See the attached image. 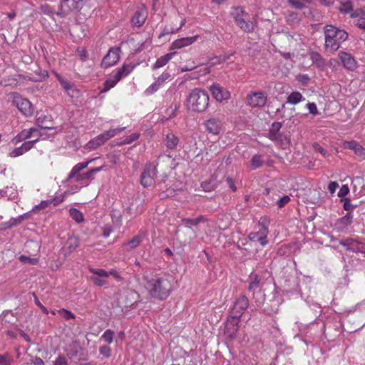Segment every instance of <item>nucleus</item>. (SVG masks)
<instances>
[{
	"mask_svg": "<svg viewBox=\"0 0 365 365\" xmlns=\"http://www.w3.org/2000/svg\"><path fill=\"white\" fill-rule=\"evenodd\" d=\"M145 287L153 299L165 300L172 292V283L167 274H150L145 277Z\"/></svg>",
	"mask_w": 365,
	"mask_h": 365,
	"instance_id": "nucleus-1",
	"label": "nucleus"
},
{
	"mask_svg": "<svg viewBox=\"0 0 365 365\" xmlns=\"http://www.w3.org/2000/svg\"><path fill=\"white\" fill-rule=\"evenodd\" d=\"M324 47L327 50L335 53L341 44L348 38V34L344 29H339L332 25L324 26Z\"/></svg>",
	"mask_w": 365,
	"mask_h": 365,
	"instance_id": "nucleus-2",
	"label": "nucleus"
},
{
	"mask_svg": "<svg viewBox=\"0 0 365 365\" xmlns=\"http://www.w3.org/2000/svg\"><path fill=\"white\" fill-rule=\"evenodd\" d=\"M210 98L207 93L201 88L192 90L187 98V107L189 110L202 113L209 105Z\"/></svg>",
	"mask_w": 365,
	"mask_h": 365,
	"instance_id": "nucleus-3",
	"label": "nucleus"
},
{
	"mask_svg": "<svg viewBox=\"0 0 365 365\" xmlns=\"http://www.w3.org/2000/svg\"><path fill=\"white\" fill-rule=\"evenodd\" d=\"M125 129V127L110 129L104 133L98 135L96 138L91 139L87 143V148L91 150H96L103 144H104L109 139L113 138L118 134L120 133Z\"/></svg>",
	"mask_w": 365,
	"mask_h": 365,
	"instance_id": "nucleus-4",
	"label": "nucleus"
},
{
	"mask_svg": "<svg viewBox=\"0 0 365 365\" xmlns=\"http://www.w3.org/2000/svg\"><path fill=\"white\" fill-rule=\"evenodd\" d=\"M248 306V299L245 295L240 296L235 300L232 307L230 308V317L239 319L247 309Z\"/></svg>",
	"mask_w": 365,
	"mask_h": 365,
	"instance_id": "nucleus-5",
	"label": "nucleus"
},
{
	"mask_svg": "<svg viewBox=\"0 0 365 365\" xmlns=\"http://www.w3.org/2000/svg\"><path fill=\"white\" fill-rule=\"evenodd\" d=\"M13 102L19 111L25 116L29 117L34 114V108L28 99L23 98L18 93H15Z\"/></svg>",
	"mask_w": 365,
	"mask_h": 365,
	"instance_id": "nucleus-6",
	"label": "nucleus"
},
{
	"mask_svg": "<svg viewBox=\"0 0 365 365\" xmlns=\"http://www.w3.org/2000/svg\"><path fill=\"white\" fill-rule=\"evenodd\" d=\"M88 0H61L60 4L61 14L66 15L71 11H78Z\"/></svg>",
	"mask_w": 365,
	"mask_h": 365,
	"instance_id": "nucleus-7",
	"label": "nucleus"
},
{
	"mask_svg": "<svg viewBox=\"0 0 365 365\" xmlns=\"http://www.w3.org/2000/svg\"><path fill=\"white\" fill-rule=\"evenodd\" d=\"M267 101V96L264 92L251 91L247 96V103L252 108L263 107Z\"/></svg>",
	"mask_w": 365,
	"mask_h": 365,
	"instance_id": "nucleus-8",
	"label": "nucleus"
},
{
	"mask_svg": "<svg viewBox=\"0 0 365 365\" xmlns=\"http://www.w3.org/2000/svg\"><path fill=\"white\" fill-rule=\"evenodd\" d=\"M157 175V168L153 163H148L141 174L140 182L145 187H150L154 182Z\"/></svg>",
	"mask_w": 365,
	"mask_h": 365,
	"instance_id": "nucleus-9",
	"label": "nucleus"
},
{
	"mask_svg": "<svg viewBox=\"0 0 365 365\" xmlns=\"http://www.w3.org/2000/svg\"><path fill=\"white\" fill-rule=\"evenodd\" d=\"M203 125L207 133L212 135H218L222 130L223 123L221 116H212L206 120Z\"/></svg>",
	"mask_w": 365,
	"mask_h": 365,
	"instance_id": "nucleus-10",
	"label": "nucleus"
},
{
	"mask_svg": "<svg viewBox=\"0 0 365 365\" xmlns=\"http://www.w3.org/2000/svg\"><path fill=\"white\" fill-rule=\"evenodd\" d=\"M120 47L110 48L101 61V68H107L116 64L120 59Z\"/></svg>",
	"mask_w": 365,
	"mask_h": 365,
	"instance_id": "nucleus-11",
	"label": "nucleus"
},
{
	"mask_svg": "<svg viewBox=\"0 0 365 365\" xmlns=\"http://www.w3.org/2000/svg\"><path fill=\"white\" fill-rule=\"evenodd\" d=\"M259 230L257 232H252L248 237L252 242H258L262 246H265L268 243L267 235L269 233L268 227L266 224L259 222Z\"/></svg>",
	"mask_w": 365,
	"mask_h": 365,
	"instance_id": "nucleus-12",
	"label": "nucleus"
},
{
	"mask_svg": "<svg viewBox=\"0 0 365 365\" xmlns=\"http://www.w3.org/2000/svg\"><path fill=\"white\" fill-rule=\"evenodd\" d=\"M53 73L58 81L61 88L64 90L66 93L70 97H74L75 94L78 92L75 83L68 81L56 71H53Z\"/></svg>",
	"mask_w": 365,
	"mask_h": 365,
	"instance_id": "nucleus-13",
	"label": "nucleus"
},
{
	"mask_svg": "<svg viewBox=\"0 0 365 365\" xmlns=\"http://www.w3.org/2000/svg\"><path fill=\"white\" fill-rule=\"evenodd\" d=\"M245 12L240 10L235 16V23L245 32L251 33L255 29V23L245 18Z\"/></svg>",
	"mask_w": 365,
	"mask_h": 365,
	"instance_id": "nucleus-14",
	"label": "nucleus"
},
{
	"mask_svg": "<svg viewBox=\"0 0 365 365\" xmlns=\"http://www.w3.org/2000/svg\"><path fill=\"white\" fill-rule=\"evenodd\" d=\"M209 90L217 101L222 102L230 98V93L228 90L222 87L218 83L211 85Z\"/></svg>",
	"mask_w": 365,
	"mask_h": 365,
	"instance_id": "nucleus-15",
	"label": "nucleus"
},
{
	"mask_svg": "<svg viewBox=\"0 0 365 365\" xmlns=\"http://www.w3.org/2000/svg\"><path fill=\"white\" fill-rule=\"evenodd\" d=\"M339 244L344 247L346 250L355 253L363 252V247H365V243L354 238H347L346 240H340Z\"/></svg>",
	"mask_w": 365,
	"mask_h": 365,
	"instance_id": "nucleus-16",
	"label": "nucleus"
},
{
	"mask_svg": "<svg viewBox=\"0 0 365 365\" xmlns=\"http://www.w3.org/2000/svg\"><path fill=\"white\" fill-rule=\"evenodd\" d=\"M89 271L93 274L91 279L96 285L101 287L106 284V279L109 276L107 271L94 268H89Z\"/></svg>",
	"mask_w": 365,
	"mask_h": 365,
	"instance_id": "nucleus-17",
	"label": "nucleus"
},
{
	"mask_svg": "<svg viewBox=\"0 0 365 365\" xmlns=\"http://www.w3.org/2000/svg\"><path fill=\"white\" fill-rule=\"evenodd\" d=\"M38 141V138L33 140L26 141V142L24 143L21 146L17 147V148H14V150H12L9 153V155L11 158H16V157L21 156L23 154H24L25 153L30 150L34 146L36 143H37Z\"/></svg>",
	"mask_w": 365,
	"mask_h": 365,
	"instance_id": "nucleus-18",
	"label": "nucleus"
},
{
	"mask_svg": "<svg viewBox=\"0 0 365 365\" xmlns=\"http://www.w3.org/2000/svg\"><path fill=\"white\" fill-rule=\"evenodd\" d=\"M95 159H91L86 162H82L74 165L68 174L67 178L65 180V182H68L72 178H76V181L78 182V175H81L80 172L86 168L88 165L93 161Z\"/></svg>",
	"mask_w": 365,
	"mask_h": 365,
	"instance_id": "nucleus-19",
	"label": "nucleus"
},
{
	"mask_svg": "<svg viewBox=\"0 0 365 365\" xmlns=\"http://www.w3.org/2000/svg\"><path fill=\"white\" fill-rule=\"evenodd\" d=\"M339 58L347 70L354 71L356 68V61L350 53L341 51L339 53Z\"/></svg>",
	"mask_w": 365,
	"mask_h": 365,
	"instance_id": "nucleus-20",
	"label": "nucleus"
},
{
	"mask_svg": "<svg viewBox=\"0 0 365 365\" xmlns=\"http://www.w3.org/2000/svg\"><path fill=\"white\" fill-rule=\"evenodd\" d=\"M148 16L147 9L145 7L138 9L131 19V23L133 26L140 27L145 21Z\"/></svg>",
	"mask_w": 365,
	"mask_h": 365,
	"instance_id": "nucleus-21",
	"label": "nucleus"
},
{
	"mask_svg": "<svg viewBox=\"0 0 365 365\" xmlns=\"http://www.w3.org/2000/svg\"><path fill=\"white\" fill-rule=\"evenodd\" d=\"M198 36L185 37L174 41L170 46L171 50L180 49L192 44L198 38Z\"/></svg>",
	"mask_w": 365,
	"mask_h": 365,
	"instance_id": "nucleus-22",
	"label": "nucleus"
},
{
	"mask_svg": "<svg viewBox=\"0 0 365 365\" xmlns=\"http://www.w3.org/2000/svg\"><path fill=\"white\" fill-rule=\"evenodd\" d=\"M354 215L351 212L340 217L336 222V227L339 232L345 230L353 222Z\"/></svg>",
	"mask_w": 365,
	"mask_h": 365,
	"instance_id": "nucleus-23",
	"label": "nucleus"
},
{
	"mask_svg": "<svg viewBox=\"0 0 365 365\" xmlns=\"http://www.w3.org/2000/svg\"><path fill=\"white\" fill-rule=\"evenodd\" d=\"M27 214H23L17 217H11L9 221L1 224V230H6L15 227L20 225L27 217Z\"/></svg>",
	"mask_w": 365,
	"mask_h": 365,
	"instance_id": "nucleus-24",
	"label": "nucleus"
},
{
	"mask_svg": "<svg viewBox=\"0 0 365 365\" xmlns=\"http://www.w3.org/2000/svg\"><path fill=\"white\" fill-rule=\"evenodd\" d=\"M344 148L353 150L357 156L365 158V148L359 143L354 140L345 142Z\"/></svg>",
	"mask_w": 365,
	"mask_h": 365,
	"instance_id": "nucleus-25",
	"label": "nucleus"
},
{
	"mask_svg": "<svg viewBox=\"0 0 365 365\" xmlns=\"http://www.w3.org/2000/svg\"><path fill=\"white\" fill-rule=\"evenodd\" d=\"M339 11L340 12L347 14H350L351 18H355L356 16H359V14L361 13L363 16H365V12L361 11H353V6L351 1H347L343 3H341L339 6Z\"/></svg>",
	"mask_w": 365,
	"mask_h": 365,
	"instance_id": "nucleus-26",
	"label": "nucleus"
},
{
	"mask_svg": "<svg viewBox=\"0 0 365 365\" xmlns=\"http://www.w3.org/2000/svg\"><path fill=\"white\" fill-rule=\"evenodd\" d=\"M282 123L274 122L269 130L267 137L272 141L279 140L281 135L279 133V130L282 128Z\"/></svg>",
	"mask_w": 365,
	"mask_h": 365,
	"instance_id": "nucleus-27",
	"label": "nucleus"
},
{
	"mask_svg": "<svg viewBox=\"0 0 365 365\" xmlns=\"http://www.w3.org/2000/svg\"><path fill=\"white\" fill-rule=\"evenodd\" d=\"M164 143L168 150H175L179 143V138L173 133H169L166 135L164 140Z\"/></svg>",
	"mask_w": 365,
	"mask_h": 365,
	"instance_id": "nucleus-28",
	"label": "nucleus"
},
{
	"mask_svg": "<svg viewBox=\"0 0 365 365\" xmlns=\"http://www.w3.org/2000/svg\"><path fill=\"white\" fill-rule=\"evenodd\" d=\"M310 59L317 68L324 69L326 67V60L318 52H311Z\"/></svg>",
	"mask_w": 365,
	"mask_h": 365,
	"instance_id": "nucleus-29",
	"label": "nucleus"
},
{
	"mask_svg": "<svg viewBox=\"0 0 365 365\" xmlns=\"http://www.w3.org/2000/svg\"><path fill=\"white\" fill-rule=\"evenodd\" d=\"M176 52H171L158 58L155 63L153 65V69L155 70L164 66L173 58Z\"/></svg>",
	"mask_w": 365,
	"mask_h": 365,
	"instance_id": "nucleus-30",
	"label": "nucleus"
},
{
	"mask_svg": "<svg viewBox=\"0 0 365 365\" xmlns=\"http://www.w3.org/2000/svg\"><path fill=\"white\" fill-rule=\"evenodd\" d=\"M135 64H123L120 68H118L114 71H115V74H118L120 78L122 79L123 78L128 76L135 68Z\"/></svg>",
	"mask_w": 365,
	"mask_h": 365,
	"instance_id": "nucleus-31",
	"label": "nucleus"
},
{
	"mask_svg": "<svg viewBox=\"0 0 365 365\" xmlns=\"http://www.w3.org/2000/svg\"><path fill=\"white\" fill-rule=\"evenodd\" d=\"M47 122H51V117L41 115L36 118V124L41 130H53L54 128L52 125H46Z\"/></svg>",
	"mask_w": 365,
	"mask_h": 365,
	"instance_id": "nucleus-32",
	"label": "nucleus"
},
{
	"mask_svg": "<svg viewBox=\"0 0 365 365\" xmlns=\"http://www.w3.org/2000/svg\"><path fill=\"white\" fill-rule=\"evenodd\" d=\"M200 186L205 192L214 190L217 187L216 178L212 175L209 180L202 182Z\"/></svg>",
	"mask_w": 365,
	"mask_h": 365,
	"instance_id": "nucleus-33",
	"label": "nucleus"
},
{
	"mask_svg": "<svg viewBox=\"0 0 365 365\" xmlns=\"http://www.w3.org/2000/svg\"><path fill=\"white\" fill-rule=\"evenodd\" d=\"M305 98L303 97L302 93L299 91H294L291 93L287 98V103L291 104V105H296L303 101H304Z\"/></svg>",
	"mask_w": 365,
	"mask_h": 365,
	"instance_id": "nucleus-34",
	"label": "nucleus"
},
{
	"mask_svg": "<svg viewBox=\"0 0 365 365\" xmlns=\"http://www.w3.org/2000/svg\"><path fill=\"white\" fill-rule=\"evenodd\" d=\"M264 163L263 157L260 155H254L250 161V167L251 170H256L257 168H260Z\"/></svg>",
	"mask_w": 365,
	"mask_h": 365,
	"instance_id": "nucleus-35",
	"label": "nucleus"
},
{
	"mask_svg": "<svg viewBox=\"0 0 365 365\" xmlns=\"http://www.w3.org/2000/svg\"><path fill=\"white\" fill-rule=\"evenodd\" d=\"M66 245L68 250V254H71L78 247L79 240L76 236H70L66 241Z\"/></svg>",
	"mask_w": 365,
	"mask_h": 365,
	"instance_id": "nucleus-36",
	"label": "nucleus"
},
{
	"mask_svg": "<svg viewBox=\"0 0 365 365\" xmlns=\"http://www.w3.org/2000/svg\"><path fill=\"white\" fill-rule=\"evenodd\" d=\"M143 239V235L139 234L133 237L131 240H128L127 242L124 243L125 246H128L129 250H133L137 247L140 243L142 242Z\"/></svg>",
	"mask_w": 365,
	"mask_h": 365,
	"instance_id": "nucleus-37",
	"label": "nucleus"
},
{
	"mask_svg": "<svg viewBox=\"0 0 365 365\" xmlns=\"http://www.w3.org/2000/svg\"><path fill=\"white\" fill-rule=\"evenodd\" d=\"M69 213L72 219L75 220L76 222L81 223L84 221L83 213L78 209L71 208L69 210Z\"/></svg>",
	"mask_w": 365,
	"mask_h": 365,
	"instance_id": "nucleus-38",
	"label": "nucleus"
},
{
	"mask_svg": "<svg viewBox=\"0 0 365 365\" xmlns=\"http://www.w3.org/2000/svg\"><path fill=\"white\" fill-rule=\"evenodd\" d=\"M36 132H38V129L37 128H31L29 130H24L20 133V138L21 139L27 140L34 137V133Z\"/></svg>",
	"mask_w": 365,
	"mask_h": 365,
	"instance_id": "nucleus-39",
	"label": "nucleus"
},
{
	"mask_svg": "<svg viewBox=\"0 0 365 365\" xmlns=\"http://www.w3.org/2000/svg\"><path fill=\"white\" fill-rule=\"evenodd\" d=\"M260 289V278L255 275L252 281L250 282L249 290L255 292Z\"/></svg>",
	"mask_w": 365,
	"mask_h": 365,
	"instance_id": "nucleus-40",
	"label": "nucleus"
},
{
	"mask_svg": "<svg viewBox=\"0 0 365 365\" xmlns=\"http://www.w3.org/2000/svg\"><path fill=\"white\" fill-rule=\"evenodd\" d=\"M14 359L9 353L0 354V365H11Z\"/></svg>",
	"mask_w": 365,
	"mask_h": 365,
	"instance_id": "nucleus-41",
	"label": "nucleus"
},
{
	"mask_svg": "<svg viewBox=\"0 0 365 365\" xmlns=\"http://www.w3.org/2000/svg\"><path fill=\"white\" fill-rule=\"evenodd\" d=\"M309 0H288V3L293 8L302 9L305 8V2H309Z\"/></svg>",
	"mask_w": 365,
	"mask_h": 365,
	"instance_id": "nucleus-42",
	"label": "nucleus"
},
{
	"mask_svg": "<svg viewBox=\"0 0 365 365\" xmlns=\"http://www.w3.org/2000/svg\"><path fill=\"white\" fill-rule=\"evenodd\" d=\"M114 331L111 329H106L102 334L101 339L108 344H111L113 341Z\"/></svg>",
	"mask_w": 365,
	"mask_h": 365,
	"instance_id": "nucleus-43",
	"label": "nucleus"
},
{
	"mask_svg": "<svg viewBox=\"0 0 365 365\" xmlns=\"http://www.w3.org/2000/svg\"><path fill=\"white\" fill-rule=\"evenodd\" d=\"M19 260L22 263L32 265H36L38 262V259L37 258H31L26 255H20L19 257Z\"/></svg>",
	"mask_w": 365,
	"mask_h": 365,
	"instance_id": "nucleus-44",
	"label": "nucleus"
},
{
	"mask_svg": "<svg viewBox=\"0 0 365 365\" xmlns=\"http://www.w3.org/2000/svg\"><path fill=\"white\" fill-rule=\"evenodd\" d=\"M341 201L344 202L343 208L348 212H351V213H353V210L356 207V205L351 204L350 202V199L347 197L341 199Z\"/></svg>",
	"mask_w": 365,
	"mask_h": 365,
	"instance_id": "nucleus-45",
	"label": "nucleus"
},
{
	"mask_svg": "<svg viewBox=\"0 0 365 365\" xmlns=\"http://www.w3.org/2000/svg\"><path fill=\"white\" fill-rule=\"evenodd\" d=\"M16 192L12 187H6L4 190H0V195L1 197H8L9 198H14Z\"/></svg>",
	"mask_w": 365,
	"mask_h": 365,
	"instance_id": "nucleus-46",
	"label": "nucleus"
},
{
	"mask_svg": "<svg viewBox=\"0 0 365 365\" xmlns=\"http://www.w3.org/2000/svg\"><path fill=\"white\" fill-rule=\"evenodd\" d=\"M93 179L94 173H93L92 169L85 173L81 174V175H78V182H81L85 180H92Z\"/></svg>",
	"mask_w": 365,
	"mask_h": 365,
	"instance_id": "nucleus-47",
	"label": "nucleus"
},
{
	"mask_svg": "<svg viewBox=\"0 0 365 365\" xmlns=\"http://www.w3.org/2000/svg\"><path fill=\"white\" fill-rule=\"evenodd\" d=\"M202 219V218L201 217L197 218H184L182 220V222L185 226L197 225Z\"/></svg>",
	"mask_w": 365,
	"mask_h": 365,
	"instance_id": "nucleus-48",
	"label": "nucleus"
},
{
	"mask_svg": "<svg viewBox=\"0 0 365 365\" xmlns=\"http://www.w3.org/2000/svg\"><path fill=\"white\" fill-rule=\"evenodd\" d=\"M178 109V106L176 103H173L167 110L166 114L168 118H172L176 115V111Z\"/></svg>",
	"mask_w": 365,
	"mask_h": 365,
	"instance_id": "nucleus-49",
	"label": "nucleus"
},
{
	"mask_svg": "<svg viewBox=\"0 0 365 365\" xmlns=\"http://www.w3.org/2000/svg\"><path fill=\"white\" fill-rule=\"evenodd\" d=\"M116 84L117 83L113 80L108 77L103 84L104 87L102 90V92H107L108 91L113 88Z\"/></svg>",
	"mask_w": 365,
	"mask_h": 365,
	"instance_id": "nucleus-50",
	"label": "nucleus"
},
{
	"mask_svg": "<svg viewBox=\"0 0 365 365\" xmlns=\"http://www.w3.org/2000/svg\"><path fill=\"white\" fill-rule=\"evenodd\" d=\"M59 314L66 320L72 319L75 318L74 314L65 309H61L58 311Z\"/></svg>",
	"mask_w": 365,
	"mask_h": 365,
	"instance_id": "nucleus-51",
	"label": "nucleus"
},
{
	"mask_svg": "<svg viewBox=\"0 0 365 365\" xmlns=\"http://www.w3.org/2000/svg\"><path fill=\"white\" fill-rule=\"evenodd\" d=\"M99 352L106 358H109L111 356V349L107 345L101 346L99 348Z\"/></svg>",
	"mask_w": 365,
	"mask_h": 365,
	"instance_id": "nucleus-52",
	"label": "nucleus"
},
{
	"mask_svg": "<svg viewBox=\"0 0 365 365\" xmlns=\"http://www.w3.org/2000/svg\"><path fill=\"white\" fill-rule=\"evenodd\" d=\"M111 217L115 226L119 227L121 224V217L120 213L115 210H113L111 213Z\"/></svg>",
	"mask_w": 365,
	"mask_h": 365,
	"instance_id": "nucleus-53",
	"label": "nucleus"
},
{
	"mask_svg": "<svg viewBox=\"0 0 365 365\" xmlns=\"http://www.w3.org/2000/svg\"><path fill=\"white\" fill-rule=\"evenodd\" d=\"M160 86L158 83L155 82L152 83L145 91V93L147 96H150L153 94L155 92H156L159 89Z\"/></svg>",
	"mask_w": 365,
	"mask_h": 365,
	"instance_id": "nucleus-54",
	"label": "nucleus"
},
{
	"mask_svg": "<svg viewBox=\"0 0 365 365\" xmlns=\"http://www.w3.org/2000/svg\"><path fill=\"white\" fill-rule=\"evenodd\" d=\"M139 138V134L133 133L129 136H127L120 144H130L131 143L137 140Z\"/></svg>",
	"mask_w": 365,
	"mask_h": 365,
	"instance_id": "nucleus-55",
	"label": "nucleus"
},
{
	"mask_svg": "<svg viewBox=\"0 0 365 365\" xmlns=\"http://www.w3.org/2000/svg\"><path fill=\"white\" fill-rule=\"evenodd\" d=\"M306 107L309 110L310 114L316 115L319 113L317 105L314 103H308L306 105Z\"/></svg>",
	"mask_w": 365,
	"mask_h": 365,
	"instance_id": "nucleus-56",
	"label": "nucleus"
},
{
	"mask_svg": "<svg viewBox=\"0 0 365 365\" xmlns=\"http://www.w3.org/2000/svg\"><path fill=\"white\" fill-rule=\"evenodd\" d=\"M178 31H179V29L168 28L166 26L164 28L163 31L159 34L158 38H162L163 36L168 35L170 34H175Z\"/></svg>",
	"mask_w": 365,
	"mask_h": 365,
	"instance_id": "nucleus-57",
	"label": "nucleus"
},
{
	"mask_svg": "<svg viewBox=\"0 0 365 365\" xmlns=\"http://www.w3.org/2000/svg\"><path fill=\"white\" fill-rule=\"evenodd\" d=\"M67 364H68L67 359L63 355H59L53 361V365H67Z\"/></svg>",
	"mask_w": 365,
	"mask_h": 365,
	"instance_id": "nucleus-58",
	"label": "nucleus"
},
{
	"mask_svg": "<svg viewBox=\"0 0 365 365\" xmlns=\"http://www.w3.org/2000/svg\"><path fill=\"white\" fill-rule=\"evenodd\" d=\"M349 192V188L348 185H343L341 187L339 191L338 192V197L343 199L342 197H344Z\"/></svg>",
	"mask_w": 365,
	"mask_h": 365,
	"instance_id": "nucleus-59",
	"label": "nucleus"
},
{
	"mask_svg": "<svg viewBox=\"0 0 365 365\" xmlns=\"http://www.w3.org/2000/svg\"><path fill=\"white\" fill-rule=\"evenodd\" d=\"M290 200V197L288 195H284L279 200H278L277 205L279 208L283 207Z\"/></svg>",
	"mask_w": 365,
	"mask_h": 365,
	"instance_id": "nucleus-60",
	"label": "nucleus"
},
{
	"mask_svg": "<svg viewBox=\"0 0 365 365\" xmlns=\"http://www.w3.org/2000/svg\"><path fill=\"white\" fill-rule=\"evenodd\" d=\"M78 56L82 61H86L88 58L87 51L84 48H78L77 49Z\"/></svg>",
	"mask_w": 365,
	"mask_h": 365,
	"instance_id": "nucleus-61",
	"label": "nucleus"
},
{
	"mask_svg": "<svg viewBox=\"0 0 365 365\" xmlns=\"http://www.w3.org/2000/svg\"><path fill=\"white\" fill-rule=\"evenodd\" d=\"M169 73H163L158 78L156 83H158V85L160 86L169 78Z\"/></svg>",
	"mask_w": 365,
	"mask_h": 365,
	"instance_id": "nucleus-62",
	"label": "nucleus"
},
{
	"mask_svg": "<svg viewBox=\"0 0 365 365\" xmlns=\"http://www.w3.org/2000/svg\"><path fill=\"white\" fill-rule=\"evenodd\" d=\"M338 186L339 185L336 181H331L328 185V190L330 192V193L333 194L335 192Z\"/></svg>",
	"mask_w": 365,
	"mask_h": 365,
	"instance_id": "nucleus-63",
	"label": "nucleus"
},
{
	"mask_svg": "<svg viewBox=\"0 0 365 365\" xmlns=\"http://www.w3.org/2000/svg\"><path fill=\"white\" fill-rule=\"evenodd\" d=\"M31 365H45L44 361L38 356L31 359Z\"/></svg>",
	"mask_w": 365,
	"mask_h": 365,
	"instance_id": "nucleus-64",
	"label": "nucleus"
}]
</instances>
